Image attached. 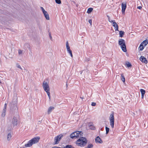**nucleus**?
Wrapping results in <instances>:
<instances>
[{
  "label": "nucleus",
  "instance_id": "f257e3e1",
  "mask_svg": "<svg viewBox=\"0 0 148 148\" xmlns=\"http://www.w3.org/2000/svg\"><path fill=\"white\" fill-rule=\"evenodd\" d=\"M78 139L76 142V144L78 146L81 147L85 146L87 143V140L84 137H81Z\"/></svg>",
  "mask_w": 148,
  "mask_h": 148
},
{
  "label": "nucleus",
  "instance_id": "f03ea898",
  "mask_svg": "<svg viewBox=\"0 0 148 148\" xmlns=\"http://www.w3.org/2000/svg\"><path fill=\"white\" fill-rule=\"evenodd\" d=\"M40 138V137L38 136L33 138L29 140L27 144H25V147H31L33 144L37 143L39 141Z\"/></svg>",
  "mask_w": 148,
  "mask_h": 148
},
{
  "label": "nucleus",
  "instance_id": "7ed1b4c3",
  "mask_svg": "<svg viewBox=\"0 0 148 148\" xmlns=\"http://www.w3.org/2000/svg\"><path fill=\"white\" fill-rule=\"evenodd\" d=\"M17 99L15 100L14 101L10 103V111L13 113L18 111V108L17 106Z\"/></svg>",
  "mask_w": 148,
  "mask_h": 148
},
{
  "label": "nucleus",
  "instance_id": "20e7f679",
  "mask_svg": "<svg viewBox=\"0 0 148 148\" xmlns=\"http://www.w3.org/2000/svg\"><path fill=\"white\" fill-rule=\"evenodd\" d=\"M83 136L82 132L77 131L72 133L70 135V137L72 139L77 138L81 137Z\"/></svg>",
  "mask_w": 148,
  "mask_h": 148
},
{
  "label": "nucleus",
  "instance_id": "39448f33",
  "mask_svg": "<svg viewBox=\"0 0 148 148\" xmlns=\"http://www.w3.org/2000/svg\"><path fill=\"white\" fill-rule=\"evenodd\" d=\"M119 44L121 46L122 50L124 52H126L127 49L124 40L122 39H119Z\"/></svg>",
  "mask_w": 148,
  "mask_h": 148
},
{
  "label": "nucleus",
  "instance_id": "423d86ee",
  "mask_svg": "<svg viewBox=\"0 0 148 148\" xmlns=\"http://www.w3.org/2000/svg\"><path fill=\"white\" fill-rule=\"evenodd\" d=\"M42 87L45 91L50 90V88L48 83L45 81H44L42 83Z\"/></svg>",
  "mask_w": 148,
  "mask_h": 148
},
{
  "label": "nucleus",
  "instance_id": "0eeeda50",
  "mask_svg": "<svg viewBox=\"0 0 148 148\" xmlns=\"http://www.w3.org/2000/svg\"><path fill=\"white\" fill-rule=\"evenodd\" d=\"M110 124L111 127L114 128V117L113 114H111L110 117Z\"/></svg>",
  "mask_w": 148,
  "mask_h": 148
},
{
  "label": "nucleus",
  "instance_id": "6e6552de",
  "mask_svg": "<svg viewBox=\"0 0 148 148\" xmlns=\"http://www.w3.org/2000/svg\"><path fill=\"white\" fill-rule=\"evenodd\" d=\"M63 135L61 134L58 136L54 138V144H58L60 141V140L61 138L63 137Z\"/></svg>",
  "mask_w": 148,
  "mask_h": 148
},
{
  "label": "nucleus",
  "instance_id": "1a4fd4ad",
  "mask_svg": "<svg viewBox=\"0 0 148 148\" xmlns=\"http://www.w3.org/2000/svg\"><path fill=\"white\" fill-rule=\"evenodd\" d=\"M66 47L68 53L70 54L72 58L73 54L72 51L70 49V47L69 46V43L68 41H67L66 42Z\"/></svg>",
  "mask_w": 148,
  "mask_h": 148
},
{
  "label": "nucleus",
  "instance_id": "9d476101",
  "mask_svg": "<svg viewBox=\"0 0 148 148\" xmlns=\"http://www.w3.org/2000/svg\"><path fill=\"white\" fill-rule=\"evenodd\" d=\"M80 74L82 75L83 77H85V76L88 75L89 71L88 70H84L80 71Z\"/></svg>",
  "mask_w": 148,
  "mask_h": 148
},
{
  "label": "nucleus",
  "instance_id": "9b49d317",
  "mask_svg": "<svg viewBox=\"0 0 148 148\" xmlns=\"http://www.w3.org/2000/svg\"><path fill=\"white\" fill-rule=\"evenodd\" d=\"M122 12L123 14L125 12V9L126 8V3L123 2L121 3Z\"/></svg>",
  "mask_w": 148,
  "mask_h": 148
},
{
  "label": "nucleus",
  "instance_id": "f8f14e48",
  "mask_svg": "<svg viewBox=\"0 0 148 148\" xmlns=\"http://www.w3.org/2000/svg\"><path fill=\"white\" fill-rule=\"evenodd\" d=\"M12 123L15 126H16L17 125L18 119L16 117L14 116L13 117L12 120Z\"/></svg>",
  "mask_w": 148,
  "mask_h": 148
},
{
  "label": "nucleus",
  "instance_id": "ddd939ff",
  "mask_svg": "<svg viewBox=\"0 0 148 148\" xmlns=\"http://www.w3.org/2000/svg\"><path fill=\"white\" fill-rule=\"evenodd\" d=\"M6 107H7V104H6V103H5L4 105V108H3V112L1 114V116L3 117H4L5 115V112L6 111Z\"/></svg>",
  "mask_w": 148,
  "mask_h": 148
},
{
  "label": "nucleus",
  "instance_id": "4468645a",
  "mask_svg": "<svg viewBox=\"0 0 148 148\" xmlns=\"http://www.w3.org/2000/svg\"><path fill=\"white\" fill-rule=\"evenodd\" d=\"M95 141L96 143H103V141L101 138L97 136L95 138Z\"/></svg>",
  "mask_w": 148,
  "mask_h": 148
},
{
  "label": "nucleus",
  "instance_id": "2eb2a0df",
  "mask_svg": "<svg viewBox=\"0 0 148 148\" xmlns=\"http://www.w3.org/2000/svg\"><path fill=\"white\" fill-rule=\"evenodd\" d=\"M140 60L141 62L145 64L147 62V59L143 56H141L140 58Z\"/></svg>",
  "mask_w": 148,
  "mask_h": 148
},
{
  "label": "nucleus",
  "instance_id": "dca6fc26",
  "mask_svg": "<svg viewBox=\"0 0 148 148\" xmlns=\"http://www.w3.org/2000/svg\"><path fill=\"white\" fill-rule=\"evenodd\" d=\"M14 126L15 125H14L12 123L9 124L8 125V129L7 130L9 131H11L13 129Z\"/></svg>",
  "mask_w": 148,
  "mask_h": 148
},
{
  "label": "nucleus",
  "instance_id": "f3484780",
  "mask_svg": "<svg viewBox=\"0 0 148 148\" xmlns=\"http://www.w3.org/2000/svg\"><path fill=\"white\" fill-rule=\"evenodd\" d=\"M148 43V40L146 39L142 42L140 44V47L143 45L144 47H145Z\"/></svg>",
  "mask_w": 148,
  "mask_h": 148
},
{
  "label": "nucleus",
  "instance_id": "a211bd4d",
  "mask_svg": "<svg viewBox=\"0 0 148 148\" xmlns=\"http://www.w3.org/2000/svg\"><path fill=\"white\" fill-rule=\"evenodd\" d=\"M43 14L44 16H45L46 19L47 20H49V15L48 13H47V12H46L45 13H44Z\"/></svg>",
  "mask_w": 148,
  "mask_h": 148
},
{
  "label": "nucleus",
  "instance_id": "6ab92c4d",
  "mask_svg": "<svg viewBox=\"0 0 148 148\" xmlns=\"http://www.w3.org/2000/svg\"><path fill=\"white\" fill-rule=\"evenodd\" d=\"M113 26L115 27V29L116 31H119L118 26L116 22H113Z\"/></svg>",
  "mask_w": 148,
  "mask_h": 148
},
{
  "label": "nucleus",
  "instance_id": "aec40b11",
  "mask_svg": "<svg viewBox=\"0 0 148 148\" xmlns=\"http://www.w3.org/2000/svg\"><path fill=\"white\" fill-rule=\"evenodd\" d=\"M88 126L90 129L92 130H95V127L91 124V123H90L88 124Z\"/></svg>",
  "mask_w": 148,
  "mask_h": 148
},
{
  "label": "nucleus",
  "instance_id": "412c9836",
  "mask_svg": "<svg viewBox=\"0 0 148 148\" xmlns=\"http://www.w3.org/2000/svg\"><path fill=\"white\" fill-rule=\"evenodd\" d=\"M54 107H50L48 109V114H49L50 112H51L52 110L54 109Z\"/></svg>",
  "mask_w": 148,
  "mask_h": 148
},
{
  "label": "nucleus",
  "instance_id": "4be33fe9",
  "mask_svg": "<svg viewBox=\"0 0 148 148\" xmlns=\"http://www.w3.org/2000/svg\"><path fill=\"white\" fill-rule=\"evenodd\" d=\"M12 137V135L10 133H9L7 135V139L8 141H9Z\"/></svg>",
  "mask_w": 148,
  "mask_h": 148
},
{
  "label": "nucleus",
  "instance_id": "5701e85b",
  "mask_svg": "<svg viewBox=\"0 0 148 148\" xmlns=\"http://www.w3.org/2000/svg\"><path fill=\"white\" fill-rule=\"evenodd\" d=\"M24 45L26 49H30V45L28 43L25 44Z\"/></svg>",
  "mask_w": 148,
  "mask_h": 148
},
{
  "label": "nucleus",
  "instance_id": "b1692460",
  "mask_svg": "<svg viewBox=\"0 0 148 148\" xmlns=\"http://www.w3.org/2000/svg\"><path fill=\"white\" fill-rule=\"evenodd\" d=\"M125 32L122 31H119V36L121 37H122L124 35Z\"/></svg>",
  "mask_w": 148,
  "mask_h": 148
},
{
  "label": "nucleus",
  "instance_id": "393cba45",
  "mask_svg": "<svg viewBox=\"0 0 148 148\" xmlns=\"http://www.w3.org/2000/svg\"><path fill=\"white\" fill-rule=\"evenodd\" d=\"M93 146V145L92 144L90 143L88 144V146L86 147L85 148H92Z\"/></svg>",
  "mask_w": 148,
  "mask_h": 148
},
{
  "label": "nucleus",
  "instance_id": "a878e982",
  "mask_svg": "<svg viewBox=\"0 0 148 148\" xmlns=\"http://www.w3.org/2000/svg\"><path fill=\"white\" fill-rule=\"evenodd\" d=\"M126 65L128 67H131L132 66L131 64L129 62H126Z\"/></svg>",
  "mask_w": 148,
  "mask_h": 148
},
{
  "label": "nucleus",
  "instance_id": "bb28decb",
  "mask_svg": "<svg viewBox=\"0 0 148 148\" xmlns=\"http://www.w3.org/2000/svg\"><path fill=\"white\" fill-rule=\"evenodd\" d=\"M121 80H122V81L123 82H125V79L124 77V75L123 74H121Z\"/></svg>",
  "mask_w": 148,
  "mask_h": 148
},
{
  "label": "nucleus",
  "instance_id": "cd10ccee",
  "mask_svg": "<svg viewBox=\"0 0 148 148\" xmlns=\"http://www.w3.org/2000/svg\"><path fill=\"white\" fill-rule=\"evenodd\" d=\"M93 8H89L88 9L87 13L88 14H90Z\"/></svg>",
  "mask_w": 148,
  "mask_h": 148
},
{
  "label": "nucleus",
  "instance_id": "c85d7f7f",
  "mask_svg": "<svg viewBox=\"0 0 148 148\" xmlns=\"http://www.w3.org/2000/svg\"><path fill=\"white\" fill-rule=\"evenodd\" d=\"M50 90H47V91H45L47 93V94L48 96V97H49V99L50 101L51 100V96L50 95V92H49Z\"/></svg>",
  "mask_w": 148,
  "mask_h": 148
},
{
  "label": "nucleus",
  "instance_id": "c756f323",
  "mask_svg": "<svg viewBox=\"0 0 148 148\" xmlns=\"http://www.w3.org/2000/svg\"><path fill=\"white\" fill-rule=\"evenodd\" d=\"M63 148H74L71 145H67L66 146L64 147Z\"/></svg>",
  "mask_w": 148,
  "mask_h": 148
},
{
  "label": "nucleus",
  "instance_id": "7c9ffc66",
  "mask_svg": "<svg viewBox=\"0 0 148 148\" xmlns=\"http://www.w3.org/2000/svg\"><path fill=\"white\" fill-rule=\"evenodd\" d=\"M140 91L141 92V94L144 95L145 93V90L143 89H141L140 90Z\"/></svg>",
  "mask_w": 148,
  "mask_h": 148
},
{
  "label": "nucleus",
  "instance_id": "2f4dec72",
  "mask_svg": "<svg viewBox=\"0 0 148 148\" xmlns=\"http://www.w3.org/2000/svg\"><path fill=\"white\" fill-rule=\"evenodd\" d=\"M106 134H107L109 132L110 129L106 126Z\"/></svg>",
  "mask_w": 148,
  "mask_h": 148
},
{
  "label": "nucleus",
  "instance_id": "473e14b6",
  "mask_svg": "<svg viewBox=\"0 0 148 148\" xmlns=\"http://www.w3.org/2000/svg\"><path fill=\"white\" fill-rule=\"evenodd\" d=\"M144 46L143 45H142V46L140 47V45L139 46V49L140 51H142L144 48Z\"/></svg>",
  "mask_w": 148,
  "mask_h": 148
},
{
  "label": "nucleus",
  "instance_id": "72a5a7b5",
  "mask_svg": "<svg viewBox=\"0 0 148 148\" xmlns=\"http://www.w3.org/2000/svg\"><path fill=\"white\" fill-rule=\"evenodd\" d=\"M56 3L58 4H60L61 3V1L60 0H55Z\"/></svg>",
  "mask_w": 148,
  "mask_h": 148
},
{
  "label": "nucleus",
  "instance_id": "f704fd0d",
  "mask_svg": "<svg viewBox=\"0 0 148 148\" xmlns=\"http://www.w3.org/2000/svg\"><path fill=\"white\" fill-rule=\"evenodd\" d=\"M18 53L19 55H21L23 53V51L19 49L18 51Z\"/></svg>",
  "mask_w": 148,
  "mask_h": 148
},
{
  "label": "nucleus",
  "instance_id": "c9c22d12",
  "mask_svg": "<svg viewBox=\"0 0 148 148\" xmlns=\"http://www.w3.org/2000/svg\"><path fill=\"white\" fill-rule=\"evenodd\" d=\"M16 66L18 68L22 69L21 67V66L18 64H16Z\"/></svg>",
  "mask_w": 148,
  "mask_h": 148
},
{
  "label": "nucleus",
  "instance_id": "e433bc0d",
  "mask_svg": "<svg viewBox=\"0 0 148 148\" xmlns=\"http://www.w3.org/2000/svg\"><path fill=\"white\" fill-rule=\"evenodd\" d=\"M108 19H109V21L111 22V23H113V22H115V21H114V20H111V21H110V20H109V17L108 16Z\"/></svg>",
  "mask_w": 148,
  "mask_h": 148
},
{
  "label": "nucleus",
  "instance_id": "4c0bfd02",
  "mask_svg": "<svg viewBox=\"0 0 148 148\" xmlns=\"http://www.w3.org/2000/svg\"><path fill=\"white\" fill-rule=\"evenodd\" d=\"M49 36L50 38V40H52V36H51V34L50 32L49 34Z\"/></svg>",
  "mask_w": 148,
  "mask_h": 148
},
{
  "label": "nucleus",
  "instance_id": "58836bf2",
  "mask_svg": "<svg viewBox=\"0 0 148 148\" xmlns=\"http://www.w3.org/2000/svg\"><path fill=\"white\" fill-rule=\"evenodd\" d=\"M96 103L95 102H92V104H91V105L92 106H96Z\"/></svg>",
  "mask_w": 148,
  "mask_h": 148
},
{
  "label": "nucleus",
  "instance_id": "ea45409f",
  "mask_svg": "<svg viewBox=\"0 0 148 148\" xmlns=\"http://www.w3.org/2000/svg\"><path fill=\"white\" fill-rule=\"evenodd\" d=\"M88 22L90 23V25L91 26L92 25V20L91 19L89 20V21H88Z\"/></svg>",
  "mask_w": 148,
  "mask_h": 148
},
{
  "label": "nucleus",
  "instance_id": "a19ab883",
  "mask_svg": "<svg viewBox=\"0 0 148 148\" xmlns=\"http://www.w3.org/2000/svg\"><path fill=\"white\" fill-rule=\"evenodd\" d=\"M137 8H138V9H140L142 8V7L141 6H139L138 7H137Z\"/></svg>",
  "mask_w": 148,
  "mask_h": 148
},
{
  "label": "nucleus",
  "instance_id": "79ce46f5",
  "mask_svg": "<svg viewBox=\"0 0 148 148\" xmlns=\"http://www.w3.org/2000/svg\"><path fill=\"white\" fill-rule=\"evenodd\" d=\"M42 12H43V13H45V12H47L44 9H43V10H42Z\"/></svg>",
  "mask_w": 148,
  "mask_h": 148
},
{
  "label": "nucleus",
  "instance_id": "37998d69",
  "mask_svg": "<svg viewBox=\"0 0 148 148\" xmlns=\"http://www.w3.org/2000/svg\"><path fill=\"white\" fill-rule=\"evenodd\" d=\"M144 97V95L142 94V98H143Z\"/></svg>",
  "mask_w": 148,
  "mask_h": 148
},
{
  "label": "nucleus",
  "instance_id": "c03bdc74",
  "mask_svg": "<svg viewBox=\"0 0 148 148\" xmlns=\"http://www.w3.org/2000/svg\"><path fill=\"white\" fill-rule=\"evenodd\" d=\"M80 98L81 99H84V97H80Z\"/></svg>",
  "mask_w": 148,
  "mask_h": 148
},
{
  "label": "nucleus",
  "instance_id": "a18cd8bd",
  "mask_svg": "<svg viewBox=\"0 0 148 148\" xmlns=\"http://www.w3.org/2000/svg\"><path fill=\"white\" fill-rule=\"evenodd\" d=\"M41 9L42 10H43V9H44L42 7H41Z\"/></svg>",
  "mask_w": 148,
  "mask_h": 148
},
{
  "label": "nucleus",
  "instance_id": "49530a36",
  "mask_svg": "<svg viewBox=\"0 0 148 148\" xmlns=\"http://www.w3.org/2000/svg\"><path fill=\"white\" fill-rule=\"evenodd\" d=\"M67 87H68V84H67V82L66 84V88Z\"/></svg>",
  "mask_w": 148,
  "mask_h": 148
},
{
  "label": "nucleus",
  "instance_id": "de8ad7c7",
  "mask_svg": "<svg viewBox=\"0 0 148 148\" xmlns=\"http://www.w3.org/2000/svg\"><path fill=\"white\" fill-rule=\"evenodd\" d=\"M52 148H55V147H52Z\"/></svg>",
  "mask_w": 148,
  "mask_h": 148
},
{
  "label": "nucleus",
  "instance_id": "09e8293b",
  "mask_svg": "<svg viewBox=\"0 0 148 148\" xmlns=\"http://www.w3.org/2000/svg\"><path fill=\"white\" fill-rule=\"evenodd\" d=\"M78 5H76V6L77 7Z\"/></svg>",
  "mask_w": 148,
  "mask_h": 148
},
{
  "label": "nucleus",
  "instance_id": "8fccbe9b",
  "mask_svg": "<svg viewBox=\"0 0 148 148\" xmlns=\"http://www.w3.org/2000/svg\"><path fill=\"white\" fill-rule=\"evenodd\" d=\"M0 83H1V82H0Z\"/></svg>",
  "mask_w": 148,
  "mask_h": 148
}]
</instances>
